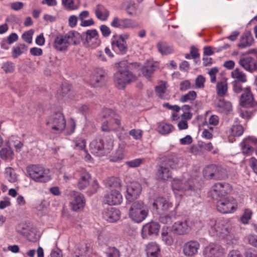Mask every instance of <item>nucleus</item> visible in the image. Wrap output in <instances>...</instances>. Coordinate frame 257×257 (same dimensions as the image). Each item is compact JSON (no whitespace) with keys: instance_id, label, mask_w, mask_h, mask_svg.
<instances>
[{"instance_id":"obj_22","label":"nucleus","mask_w":257,"mask_h":257,"mask_svg":"<svg viewBox=\"0 0 257 257\" xmlns=\"http://www.w3.org/2000/svg\"><path fill=\"white\" fill-rule=\"evenodd\" d=\"M76 175L78 177L77 185L79 189L83 190L89 186L91 176L86 170L81 169L78 170Z\"/></svg>"},{"instance_id":"obj_58","label":"nucleus","mask_w":257,"mask_h":257,"mask_svg":"<svg viewBox=\"0 0 257 257\" xmlns=\"http://www.w3.org/2000/svg\"><path fill=\"white\" fill-rule=\"evenodd\" d=\"M62 5L67 9L74 10L77 7L74 5V0H62Z\"/></svg>"},{"instance_id":"obj_49","label":"nucleus","mask_w":257,"mask_h":257,"mask_svg":"<svg viewBox=\"0 0 257 257\" xmlns=\"http://www.w3.org/2000/svg\"><path fill=\"white\" fill-rule=\"evenodd\" d=\"M166 83L164 82H162L160 84L156 86V92L161 98L165 99L167 98L166 95Z\"/></svg>"},{"instance_id":"obj_7","label":"nucleus","mask_w":257,"mask_h":257,"mask_svg":"<svg viewBox=\"0 0 257 257\" xmlns=\"http://www.w3.org/2000/svg\"><path fill=\"white\" fill-rule=\"evenodd\" d=\"M90 150L96 156H103L108 154L113 148L111 140L106 141L104 138H97L89 144Z\"/></svg>"},{"instance_id":"obj_8","label":"nucleus","mask_w":257,"mask_h":257,"mask_svg":"<svg viewBox=\"0 0 257 257\" xmlns=\"http://www.w3.org/2000/svg\"><path fill=\"white\" fill-rule=\"evenodd\" d=\"M29 177L35 182L46 183L51 179L49 169L41 165H32L27 168Z\"/></svg>"},{"instance_id":"obj_39","label":"nucleus","mask_w":257,"mask_h":257,"mask_svg":"<svg viewBox=\"0 0 257 257\" xmlns=\"http://www.w3.org/2000/svg\"><path fill=\"white\" fill-rule=\"evenodd\" d=\"M74 144V148L78 150H84L86 148V140L83 135H80L75 138L73 141Z\"/></svg>"},{"instance_id":"obj_51","label":"nucleus","mask_w":257,"mask_h":257,"mask_svg":"<svg viewBox=\"0 0 257 257\" xmlns=\"http://www.w3.org/2000/svg\"><path fill=\"white\" fill-rule=\"evenodd\" d=\"M162 238L163 241L167 245H172L174 241V239L170 233H169L164 228H163L162 232Z\"/></svg>"},{"instance_id":"obj_62","label":"nucleus","mask_w":257,"mask_h":257,"mask_svg":"<svg viewBox=\"0 0 257 257\" xmlns=\"http://www.w3.org/2000/svg\"><path fill=\"white\" fill-rule=\"evenodd\" d=\"M191 85L189 80H184L180 82V90L182 91H185L191 88Z\"/></svg>"},{"instance_id":"obj_33","label":"nucleus","mask_w":257,"mask_h":257,"mask_svg":"<svg viewBox=\"0 0 257 257\" xmlns=\"http://www.w3.org/2000/svg\"><path fill=\"white\" fill-rule=\"evenodd\" d=\"M158 67V63L152 61H147L142 68V72L144 76L149 79L151 75Z\"/></svg>"},{"instance_id":"obj_44","label":"nucleus","mask_w":257,"mask_h":257,"mask_svg":"<svg viewBox=\"0 0 257 257\" xmlns=\"http://www.w3.org/2000/svg\"><path fill=\"white\" fill-rule=\"evenodd\" d=\"M140 27V25L137 21L130 19H123L122 29H133L139 28Z\"/></svg>"},{"instance_id":"obj_64","label":"nucleus","mask_w":257,"mask_h":257,"mask_svg":"<svg viewBox=\"0 0 257 257\" xmlns=\"http://www.w3.org/2000/svg\"><path fill=\"white\" fill-rule=\"evenodd\" d=\"M248 243L254 247H257V236L253 234H249L247 236Z\"/></svg>"},{"instance_id":"obj_55","label":"nucleus","mask_w":257,"mask_h":257,"mask_svg":"<svg viewBox=\"0 0 257 257\" xmlns=\"http://www.w3.org/2000/svg\"><path fill=\"white\" fill-rule=\"evenodd\" d=\"M129 135L136 140H140L143 137V131L140 129H133L130 131Z\"/></svg>"},{"instance_id":"obj_40","label":"nucleus","mask_w":257,"mask_h":257,"mask_svg":"<svg viewBox=\"0 0 257 257\" xmlns=\"http://www.w3.org/2000/svg\"><path fill=\"white\" fill-rule=\"evenodd\" d=\"M176 218V212L175 210H173L168 214L160 216L159 220L162 223L171 224Z\"/></svg>"},{"instance_id":"obj_25","label":"nucleus","mask_w":257,"mask_h":257,"mask_svg":"<svg viewBox=\"0 0 257 257\" xmlns=\"http://www.w3.org/2000/svg\"><path fill=\"white\" fill-rule=\"evenodd\" d=\"M103 218L109 222H115L120 217V211L114 207H109L104 209L102 213Z\"/></svg>"},{"instance_id":"obj_43","label":"nucleus","mask_w":257,"mask_h":257,"mask_svg":"<svg viewBox=\"0 0 257 257\" xmlns=\"http://www.w3.org/2000/svg\"><path fill=\"white\" fill-rule=\"evenodd\" d=\"M173 126L172 124L164 122H160L158 126V132L162 135H168L172 132Z\"/></svg>"},{"instance_id":"obj_35","label":"nucleus","mask_w":257,"mask_h":257,"mask_svg":"<svg viewBox=\"0 0 257 257\" xmlns=\"http://www.w3.org/2000/svg\"><path fill=\"white\" fill-rule=\"evenodd\" d=\"M105 186L112 190H120L121 182L119 178L116 177H110L104 181Z\"/></svg>"},{"instance_id":"obj_37","label":"nucleus","mask_w":257,"mask_h":257,"mask_svg":"<svg viewBox=\"0 0 257 257\" xmlns=\"http://www.w3.org/2000/svg\"><path fill=\"white\" fill-rule=\"evenodd\" d=\"M218 110L221 112H227L232 109V105L230 102L225 101L224 99H220L216 103Z\"/></svg>"},{"instance_id":"obj_38","label":"nucleus","mask_w":257,"mask_h":257,"mask_svg":"<svg viewBox=\"0 0 257 257\" xmlns=\"http://www.w3.org/2000/svg\"><path fill=\"white\" fill-rule=\"evenodd\" d=\"M231 76L239 82L244 83L247 81L246 74L239 68H235L231 73Z\"/></svg>"},{"instance_id":"obj_14","label":"nucleus","mask_w":257,"mask_h":257,"mask_svg":"<svg viewBox=\"0 0 257 257\" xmlns=\"http://www.w3.org/2000/svg\"><path fill=\"white\" fill-rule=\"evenodd\" d=\"M204 176L209 179L223 180L227 178V173L225 169L212 165L205 170Z\"/></svg>"},{"instance_id":"obj_21","label":"nucleus","mask_w":257,"mask_h":257,"mask_svg":"<svg viewBox=\"0 0 257 257\" xmlns=\"http://www.w3.org/2000/svg\"><path fill=\"white\" fill-rule=\"evenodd\" d=\"M240 146L243 154L250 155L253 152V147H257V139L253 137H248L241 142Z\"/></svg>"},{"instance_id":"obj_60","label":"nucleus","mask_w":257,"mask_h":257,"mask_svg":"<svg viewBox=\"0 0 257 257\" xmlns=\"http://www.w3.org/2000/svg\"><path fill=\"white\" fill-rule=\"evenodd\" d=\"M205 78L204 76L200 75L195 79V85L197 88H202L204 87Z\"/></svg>"},{"instance_id":"obj_3","label":"nucleus","mask_w":257,"mask_h":257,"mask_svg":"<svg viewBox=\"0 0 257 257\" xmlns=\"http://www.w3.org/2000/svg\"><path fill=\"white\" fill-rule=\"evenodd\" d=\"M210 235L224 238L232 231V226L227 220L210 219L205 225Z\"/></svg>"},{"instance_id":"obj_24","label":"nucleus","mask_w":257,"mask_h":257,"mask_svg":"<svg viewBox=\"0 0 257 257\" xmlns=\"http://www.w3.org/2000/svg\"><path fill=\"white\" fill-rule=\"evenodd\" d=\"M104 201L109 205H118L122 201V196L119 190H112L104 196Z\"/></svg>"},{"instance_id":"obj_16","label":"nucleus","mask_w":257,"mask_h":257,"mask_svg":"<svg viewBox=\"0 0 257 257\" xmlns=\"http://www.w3.org/2000/svg\"><path fill=\"white\" fill-rule=\"evenodd\" d=\"M128 37L129 35L125 34L112 38L111 41L112 50L118 54H125L127 51V47L125 40Z\"/></svg>"},{"instance_id":"obj_9","label":"nucleus","mask_w":257,"mask_h":257,"mask_svg":"<svg viewBox=\"0 0 257 257\" xmlns=\"http://www.w3.org/2000/svg\"><path fill=\"white\" fill-rule=\"evenodd\" d=\"M148 215L147 206L143 201L138 200L132 204L128 211V216L132 220L136 223H141Z\"/></svg>"},{"instance_id":"obj_50","label":"nucleus","mask_w":257,"mask_h":257,"mask_svg":"<svg viewBox=\"0 0 257 257\" xmlns=\"http://www.w3.org/2000/svg\"><path fill=\"white\" fill-rule=\"evenodd\" d=\"M243 133V127L240 124L233 125L230 131V134L233 137H240Z\"/></svg>"},{"instance_id":"obj_32","label":"nucleus","mask_w":257,"mask_h":257,"mask_svg":"<svg viewBox=\"0 0 257 257\" xmlns=\"http://www.w3.org/2000/svg\"><path fill=\"white\" fill-rule=\"evenodd\" d=\"M253 100V96L250 89L248 87L244 89L240 98V104L243 107H248L251 104Z\"/></svg>"},{"instance_id":"obj_63","label":"nucleus","mask_w":257,"mask_h":257,"mask_svg":"<svg viewBox=\"0 0 257 257\" xmlns=\"http://www.w3.org/2000/svg\"><path fill=\"white\" fill-rule=\"evenodd\" d=\"M100 30L102 36L104 37H108L111 33L110 28L105 25H102L100 26Z\"/></svg>"},{"instance_id":"obj_46","label":"nucleus","mask_w":257,"mask_h":257,"mask_svg":"<svg viewBox=\"0 0 257 257\" xmlns=\"http://www.w3.org/2000/svg\"><path fill=\"white\" fill-rule=\"evenodd\" d=\"M1 158L4 160H11L14 157V152L10 147L4 148L0 151Z\"/></svg>"},{"instance_id":"obj_20","label":"nucleus","mask_w":257,"mask_h":257,"mask_svg":"<svg viewBox=\"0 0 257 257\" xmlns=\"http://www.w3.org/2000/svg\"><path fill=\"white\" fill-rule=\"evenodd\" d=\"M82 36L85 38V42L89 46L96 47L101 43L98 32L95 29L87 30L82 34Z\"/></svg>"},{"instance_id":"obj_19","label":"nucleus","mask_w":257,"mask_h":257,"mask_svg":"<svg viewBox=\"0 0 257 257\" xmlns=\"http://www.w3.org/2000/svg\"><path fill=\"white\" fill-rule=\"evenodd\" d=\"M160 224L152 221L145 224L142 229V236L143 238H148L151 236H157L160 231Z\"/></svg>"},{"instance_id":"obj_26","label":"nucleus","mask_w":257,"mask_h":257,"mask_svg":"<svg viewBox=\"0 0 257 257\" xmlns=\"http://www.w3.org/2000/svg\"><path fill=\"white\" fill-rule=\"evenodd\" d=\"M85 204V200L84 196L80 193L74 192L73 199L70 204L71 209L74 211H78L82 209Z\"/></svg>"},{"instance_id":"obj_23","label":"nucleus","mask_w":257,"mask_h":257,"mask_svg":"<svg viewBox=\"0 0 257 257\" xmlns=\"http://www.w3.org/2000/svg\"><path fill=\"white\" fill-rule=\"evenodd\" d=\"M142 191V187L140 183L135 182L131 183L126 190V199L127 201L131 202L132 200L137 198L140 195Z\"/></svg>"},{"instance_id":"obj_45","label":"nucleus","mask_w":257,"mask_h":257,"mask_svg":"<svg viewBox=\"0 0 257 257\" xmlns=\"http://www.w3.org/2000/svg\"><path fill=\"white\" fill-rule=\"evenodd\" d=\"M5 175L6 178L11 183H15L17 181L18 176L15 170L11 167L6 168Z\"/></svg>"},{"instance_id":"obj_28","label":"nucleus","mask_w":257,"mask_h":257,"mask_svg":"<svg viewBox=\"0 0 257 257\" xmlns=\"http://www.w3.org/2000/svg\"><path fill=\"white\" fill-rule=\"evenodd\" d=\"M204 255L205 257H223L224 249L219 245L210 244L206 247Z\"/></svg>"},{"instance_id":"obj_4","label":"nucleus","mask_w":257,"mask_h":257,"mask_svg":"<svg viewBox=\"0 0 257 257\" xmlns=\"http://www.w3.org/2000/svg\"><path fill=\"white\" fill-rule=\"evenodd\" d=\"M182 160L176 157L167 158L160 165L157 172L159 179L166 180L172 177L171 169H176L182 166Z\"/></svg>"},{"instance_id":"obj_34","label":"nucleus","mask_w":257,"mask_h":257,"mask_svg":"<svg viewBox=\"0 0 257 257\" xmlns=\"http://www.w3.org/2000/svg\"><path fill=\"white\" fill-rule=\"evenodd\" d=\"M254 41L253 38L249 32L243 33L240 39L238 47L244 49L252 45Z\"/></svg>"},{"instance_id":"obj_53","label":"nucleus","mask_w":257,"mask_h":257,"mask_svg":"<svg viewBox=\"0 0 257 257\" xmlns=\"http://www.w3.org/2000/svg\"><path fill=\"white\" fill-rule=\"evenodd\" d=\"M252 216V212L250 209H246L244 210L242 215L240 217V221L244 224H247Z\"/></svg>"},{"instance_id":"obj_36","label":"nucleus","mask_w":257,"mask_h":257,"mask_svg":"<svg viewBox=\"0 0 257 257\" xmlns=\"http://www.w3.org/2000/svg\"><path fill=\"white\" fill-rule=\"evenodd\" d=\"M28 47L24 43L18 44L12 48V55L14 58H17L23 54L26 53Z\"/></svg>"},{"instance_id":"obj_6","label":"nucleus","mask_w":257,"mask_h":257,"mask_svg":"<svg viewBox=\"0 0 257 257\" xmlns=\"http://www.w3.org/2000/svg\"><path fill=\"white\" fill-rule=\"evenodd\" d=\"M79 33L71 31L65 35H58L54 41V48L59 51H64L67 49L70 45H76L78 43Z\"/></svg>"},{"instance_id":"obj_61","label":"nucleus","mask_w":257,"mask_h":257,"mask_svg":"<svg viewBox=\"0 0 257 257\" xmlns=\"http://www.w3.org/2000/svg\"><path fill=\"white\" fill-rule=\"evenodd\" d=\"M48 205V202L45 200H43L37 204L36 208L38 211H44L47 209Z\"/></svg>"},{"instance_id":"obj_59","label":"nucleus","mask_w":257,"mask_h":257,"mask_svg":"<svg viewBox=\"0 0 257 257\" xmlns=\"http://www.w3.org/2000/svg\"><path fill=\"white\" fill-rule=\"evenodd\" d=\"M143 160L140 158L136 159L125 162V164L131 168L139 167L142 163Z\"/></svg>"},{"instance_id":"obj_11","label":"nucleus","mask_w":257,"mask_h":257,"mask_svg":"<svg viewBox=\"0 0 257 257\" xmlns=\"http://www.w3.org/2000/svg\"><path fill=\"white\" fill-rule=\"evenodd\" d=\"M217 210L223 214L231 213L236 211L237 202L232 196H228L215 199Z\"/></svg>"},{"instance_id":"obj_54","label":"nucleus","mask_w":257,"mask_h":257,"mask_svg":"<svg viewBox=\"0 0 257 257\" xmlns=\"http://www.w3.org/2000/svg\"><path fill=\"white\" fill-rule=\"evenodd\" d=\"M34 33V30L33 29H30V30L25 32L23 34L22 38L25 42L28 43V44H31L32 42V36Z\"/></svg>"},{"instance_id":"obj_2","label":"nucleus","mask_w":257,"mask_h":257,"mask_svg":"<svg viewBox=\"0 0 257 257\" xmlns=\"http://www.w3.org/2000/svg\"><path fill=\"white\" fill-rule=\"evenodd\" d=\"M46 124L52 133L59 134L66 129V133L71 135L74 133L76 123L73 119H71L66 127L65 117L61 112H57L51 114L47 118Z\"/></svg>"},{"instance_id":"obj_29","label":"nucleus","mask_w":257,"mask_h":257,"mask_svg":"<svg viewBox=\"0 0 257 257\" xmlns=\"http://www.w3.org/2000/svg\"><path fill=\"white\" fill-rule=\"evenodd\" d=\"M200 247L199 243L196 240L186 242L183 246V252L185 256H192L196 254Z\"/></svg>"},{"instance_id":"obj_12","label":"nucleus","mask_w":257,"mask_h":257,"mask_svg":"<svg viewBox=\"0 0 257 257\" xmlns=\"http://www.w3.org/2000/svg\"><path fill=\"white\" fill-rule=\"evenodd\" d=\"M136 79V77L126 69H119L114 75V81L118 89H123L130 82Z\"/></svg>"},{"instance_id":"obj_42","label":"nucleus","mask_w":257,"mask_h":257,"mask_svg":"<svg viewBox=\"0 0 257 257\" xmlns=\"http://www.w3.org/2000/svg\"><path fill=\"white\" fill-rule=\"evenodd\" d=\"M228 85L226 81L218 82L216 84V92L218 96H224L227 92Z\"/></svg>"},{"instance_id":"obj_15","label":"nucleus","mask_w":257,"mask_h":257,"mask_svg":"<svg viewBox=\"0 0 257 257\" xmlns=\"http://www.w3.org/2000/svg\"><path fill=\"white\" fill-rule=\"evenodd\" d=\"M232 190V187L230 184L227 183H215L212 187L210 191L211 195L213 199H218L226 196V195L229 193Z\"/></svg>"},{"instance_id":"obj_18","label":"nucleus","mask_w":257,"mask_h":257,"mask_svg":"<svg viewBox=\"0 0 257 257\" xmlns=\"http://www.w3.org/2000/svg\"><path fill=\"white\" fill-rule=\"evenodd\" d=\"M105 80V72L101 68H97L91 75L90 84L94 87H100L104 84Z\"/></svg>"},{"instance_id":"obj_30","label":"nucleus","mask_w":257,"mask_h":257,"mask_svg":"<svg viewBox=\"0 0 257 257\" xmlns=\"http://www.w3.org/2000/svg\"><path fill=\"white\" fill-rule=\"evenodd\" d=\"M147 257H161L159 245L155 242L149 243L146 247Z\"/></svg>"},{"instance_id":"obj_57","label":"nucleus","mask_w":257,"mask_h":257,"mask_svg":"<svg viewBox=\"0 0 257 257\" xmlns=\"http://www.w3.org/2000/svg\"><path fill=\"white\" fill-rule=\"evenodd\" d=\"M123 19H119L118 17H114L110 23V26L113 28L122 29Z\"/></svg>"},{"instance_id":"obj_17","label":"nucleus","mask_w":257,"mask_h":257,"mask_svg":"<svg viewBox=\"0 0 257 257\" xmlns=\"http://www.w3.org/2000/svg\"><path fill=\"white\" fill-rule=\"evenodd\" d=\"M194 224L189 219L176 221L172 226V231L177 235L187 234L192 229Z\"/></svg>"},{"instance_id":"obj_47","label":"nucleus","mask_w":257,"mask_h":257,"mask_svg":"<svg viewBox=\"0 0 257 257\" xmlns=\"http://www.w3.org/2000/svg\"><path fill=\"white\" fill-rule=\"evenodd\" d=\"M126 11L128 15L134 17L139 16L141 13V10L137 5L134 4H130L127 6Z\"/></svg>"},{"instance_id":"obj_5","label":"nucleus","mask_w":257,"mask_h":257,"mask_svg":"<svg viewBox=\"0 0 257 257\" xmlns=\"http://www.w3.org/2000/svg\"><path fill=\"white\" fill-rule=\"evenodd\" d=\"M102 117L107 119L103 122L101 130L103 132H117L122 129L120 125V120L118 115L112 109L105 108L102 113Z\"/></svg>"},{"instance_id":"obj_56","label":"nucleus","mask_w":257,"mask_h":257,"mask_svg":"<svg viewBox=\"0 0 257 257\" xmlns=\"http://www.w3.org/2000/svg\"><path fill=\"white\" fill-rule=\"evenodd\" d=\"M123 158V154L121 150H118L115 153L111 156L110 161L113 162H119Z\"/></svg>"},{"instance_id":"obj_52","label":"nucleus","mask_w":257,"mask_h":257,"mask_svg":"<svg viewBox=\"0 0 257 257\" xmlns=\"http://www.w3.org/2000/svg\"><path fill=\"white\" fill-rule=\"evenodd\" d=\"M106 257H120V252L114 247H108L105 252Z\"/></svg>"},{"instance_id":"obj_1","label":"nucleus","mask_w":257,"mask_h":257,"mask_svg":"<svg viewBox=\"0 0 257 257\" xmlns=\"http://www.w3.org/2000/svg\"><path fill=\"white\" fill-rule=\"evenodd\" d=\"M195 179L188 173H184L180 178L172 181V188L176 197H182L195 195L197 188Z\"/></svg>"},{"instance_id":"obj_31","label":"nucleus","mask_w":257,"mask_h":257,"mask_svg":"<svg viewBox=\"0 0 257 257\" xmlns=\"http://www.w3.org/2000/svg\"><path fill=\"white\" fill-rule=\"evenodd\" d=\"M94 12L96 17L101 21H106L109 16V11L102 5H97Z\"/></svg>"},{"instance_id":"obj_41","label":"nucleus","mask_w":257,"mask_h":257,"mask_svg":"<svg viewBox=\"0 0 257 257\" xmlns=\"http://www.w3.org/2000/svg\"><path fill=\"white\" fill-rule=\"evenodd\" d=\"M158 51L162 55H168L172 53L173 49L172 46L164 42H160L157 44Z\"/></svg>"},{"instance_id":"obj_13","label":"nucleus","mask_w":257,"mask_h":257,"mask_svg":"<svg viewBox=\"0 0 257 257\" xmlns=\"http://www.w3.org/2000/svg\"><path fill=\"white\" fill-rule=\"evenodd\" d=\"M248 54L250 56H246L241 58L238 62L239 64L246 71L253 72L257 71V50L252 49L249 50Z\"/></svg>"},{"instance_id":"obj_27","label":"nucleus","mask_w":257,"mask_h":257,"mask_svg":"<svg viewBox=\"0 0 257 257\" xmlns=\"http://www.w3.org/2000/svg\"><path fill=\"white\" fill-rule=\"evenodd\" d=\"M92 252V247L89 244L82 242L75 249L73 257H89Z\"/></svg>"},{"instance_id":"obj_10","label":"nucleus","mask_w":257,"mask_h":257,"mask_svg":"<svg viewBox=\"0 0 257 257\" xmlns=\"http://www.w3.org/2000/svg\"><path fill=\"white\" fill-rule=\"evenodd\" d=\"M153 212L158 215L164 214L173 206V202L168 197L158 196L150 201Z\"/></svg>"},{"instance_id":"obj_48","label":"nucleus","mask_w":257,"mask_h":257,"mask_svg":"<svg viewBox=\"0 0 257 257\" xmlns=\"http://www.w3.org/2000/svg\"><path fill=\"white\" fill-rule=\"evenodd\" d=\"M197 97V93L195 91H190L186 94L182 95L180 97V101L181 102H190L191 103L194 101Z\"/></svg>"}]
</instances>
